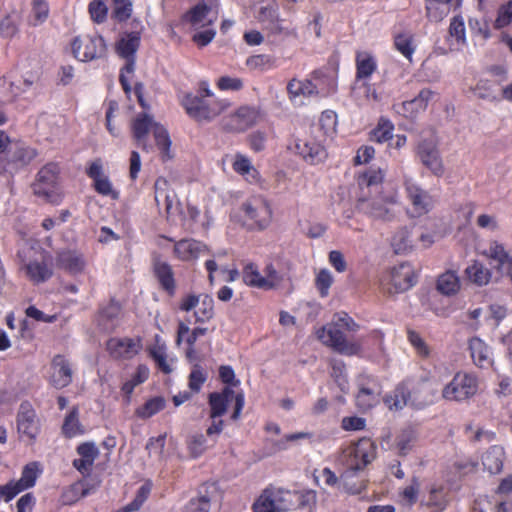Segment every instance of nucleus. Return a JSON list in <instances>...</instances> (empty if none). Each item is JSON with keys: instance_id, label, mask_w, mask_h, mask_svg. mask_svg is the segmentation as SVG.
Wrapping results in <instances>:
<instances>
[{"instance_id": "nucleus-48", "label": "nucleus", "mask_w": 512, "mask_h": 512, "mask_svg": "<svg viewBox=\"0 0 512 512\" xmlns=\"http://www.w3.org/2000/svg\"><path fill=\"white\" fill-rule=\"evenodd\" d=\"M474 94L477 98L482 100H487L490 102L499 101L498 96L496 95L493 84L490 80L481 79L477 82L476 86L473 88Z\"/></svg>"}, {"instance_id": "nucleus-46", "label": "nucleus", "mask_w": 512, "mask_h": 512, "mask_svg": "<svg viewBox=\"0 0 512 512\" xmlns=\"http://www.w3.org/2000/svg\"><path fill=\"white\" fill-rule=\"evenodd\" d=\"M62 431L66 437L72 438L78 434L83 433L79 419L78 411L74 408L65 418Z\"/></svg>"}, {"instance_id": "nucleus-61", "label": "nucleus", "mask_w": 512, "mask_h": 512, "mask_svg": "<svg viewBox=\"0 0 512 512\" xmlns=\"http://www.w3.org/2000/svg\"><path fill=\"white\" fill-rule=\"evenodd\" d=\"M407 335L410 344L414 347L417 354L427 358L430 355V349L420 334L414 330H408Z\"/></svg>"}, {"instance_id": "nucleus-9", "label": "nucleus", "mask_w": 512, "mask_h": 512, "mask_svg": "<svg viewBox=\"0 0 512 512\" xmlns=\"http://www.w3.org/2000/svg\"><path fill=\"white\" fill-rule=\"evenodd\" d=\"M415 153L421 164L432 175L436 177L444 175L445 166L436 140L432 138L420 140L416 146Z\"/></svg>"}, {"instance_id": "nucleus-63", "label": "nucleus", "mask_w": 512, "mask_h": 512, "mask_svg": "<svg viewBox=\"0 0 512 512\" xmlns=\"http://www.w3.org/2000/svg\"><path fill=\"white\" fill-rule=\"evenodd\" d=\"M448 501L442 492L438 489H431L428 501L426 503L427 507L433 508V512H443L447 507Z\"/></svg>"}, {"instance_id": "nucleus-49", "label": "nucleus", "mask_w": 512, "mask_h": 512, "mask_svg": "<svg viewBox=\"0 0 512 512\" xmlns=\"http://www.w3.org/2000/svg\"><path fill=\"white\" fill-rule=\"evenodd\" d=\"M153 135L156 145L162 151L164 157L170 158L169 150L171 146V140L167 130L160 124H154Z\"/></svg>"}, {"instance_id": "nucleus-37", "label": "nucleus", "mask_w": 512, "mask_h": 512, "mask_svg": "<svg viewBox=\"0 0 512 512\" xmlns=\"http://www.w3.org/2000/svg\"><path fill=\"white\" fill-rule=\"evenodd\" d=\"M165 406V398L162 396H156L147 400L142 406L138 407L135 414L141 419H148L163 410Z\"/></svg>"}, {"instance_id": "nucleus-17", "label": "nucleus", "mask_w": 512, "mask_h": 512, "mask_svg": "<svg viewBox=\"0 0 512 512\" xmlns=\"http://www.w3.org/2000/svg\"><path fill=\"white\" fill-rule=\"evenodd\" d=\"M258 112L249 106H242L223 119V126L228 131L241 132L254 125Z\"/></svg>"}, {"instance_id": "nucleus-55", "label": "nucleus", "mask_w": 512, "mask_h": 512, "mask_svg": "<svg viewBox=\"0 0 512 512\" xmlns=\"http://www.w3.org/2000/svg\"><path fill=\"white\" fill-rule=\"evenodd\" d=\"M161 184L166 185V181L158 179L155 182V202L158 206H160L161 200L163 199V202L165 205V210H166L167 214H170L172 205H173V201L175 199V195L173 193L172 194L167 193L164 189H162L160 187Z\"/></svg>"}, {"instance_id": "nucleus-60", "label": "nucleus", "mask_w": 512, "mask_h": 512, "mask_svg": "<svg viewBox=\"0 0 512 512\" xmlns=\"http://www.w3.org/2000/svg\"><path fill=\"white\" fill-rule=\"evenodd\" d=\"M449 35L454 37L459 44H466L464 20L460 16L452 18L449 26Z\"/></svg>"}, {"instance_id": "nucleus-41", "label": "nucleus", "mask_w": 512, "mask_h": 512, "mask_svg": "<svg viewBox=\"0 0 512 512\" xmlns=\"http://www.w3.org/2000/svg\"><path fill=\"white\" fill-rule=\"evenodd\" d=\"M216 441L206 437L204 434H195L190 438L188 447L194 458L201 456L207 449L213 447Z\"/></svg>"}, {"instance_id": "nucleus-52", "label": "nucleus", "mask_w": 512, "mask_h": 512, "mask_svg": "<svg viewBox=\"0 0 512 512\" xmlns=\"http://www.w3.org/2000/svg\"><path fill=\"white\" fill-rule=\"evenodd\" d=\"M337 114L332 110L322 112L319 119V127L326 136L332 135L336 131Z\"/></svg>"}, {"instance_id": "nucleus-24", "label": "nucleus", "mask_w": 512, "mask_h": 512, "mask_svg": "<svg viewBox=\"0 0 512 512\" xmlns=\"http://www.w3.org/2000/svg\"><path fill=\"white\" fill-rule=\"evenodd\" d=\"M138 349L139 345L131 338H112L107 342V350L114 358H132Z\"/></svg>"}, {"instance_id": "nucleus-10", "label": "nucleus", "mask_w": 512, "mask_h": 512, "mask_svg": "<svg viewBox=\"0 0 512 512\" xmlns=\"http://www.w3.org/2000/svg\"><path fill=\"white\" fill-rule=\"evenodd\" d=\"M404 187L414 216L421 217L428 214L434 208L435 198L413 179H406Z\"/></svg>"}, {"instance_id": "nucleus-50", "label": "nucleus", "mask_w": 512, "mask_h": 512, "mask_svg": "<svg viewBox=\"0 0 512 512\" xmlns=\"http://www.w3.org/2000/svg\"><path fill=\"white\" fill-rule=\"evenodd\" d=\"M151 489L152 485L149 482L140 486L133 501L123 507V512H133L139 510L150 495Z\"/></svg>"}, {"instance_id": "nucleus-20", "label": "nucleus", "mask_w": 512, "mask_h": 512, "mask_svg": "<svg viewBox=\"0 0 512 512\" xmlns=\"http://www.w3.org/2000/svg\"><path fill=\"white\" fill-rule=\"evenodd\" d=\"M295 150L306 162L312 165L322 162L327 156L324 146L314 140L298 139L295 142Z\"/></svg>"}, {"instance_id": "nucleus-64", "label": "nucleus", "mask_w": 512, "mask_h": 512, "mask_svg": "<svg viewBox=\"0 0 512 512\" xmlns=\"http://www.w3.org/2000/svg\"><path fill=\"white\" fill-rule=\"evenodd\" d=\"M200 218V210L193 204L187 203L186 212L183 213V225L187 230L194 232L195 225L198 223Z\"/></svg>"}, {"instance_id": "nucleus-59", "label": "nucleus", "mask_w": 512, "mask_h": 512, "mask_svg": "<svg viewBox=\"0 0 512 512\" xmlns=\"http://www.w3.org/2000/svg\"><path fill=\"white\" fill-rule=\"evenodd\" d=\"M268 29L275 35L297 37L296 27L291 23L286 25L284 20L278 18L270 21Z\"/></svg>"}, {"instance_id": "nucleus-2", "label": "nucleus", "mask_w": 512, "mask_h": 512, "mask_svg": "<svg viewBox=\"0 0 512 512\" xmlns=\"http://www.w3.org/2000/svg\"><path fill=\"white\" fill-rule=\"evenodd\" d=\"M356 209L374 220L385 223L396 221L401 210L395 196L368 197L362 193L356 202Z\"/></svg>"}, {"instance_id": "nucleus-22", "label": "nucleus", "mask_w": 512, "mask_h": 512, "mask_svg": "<svg viewBox=\"0 0 512 512\" xmlns=\"http://www.w3.org/2000/svg\"><path fill=\"white\" fill-rule=\"evenodd\" d=\"M87 175L94 181V188L99 194L104 196L111 195L114 199L118 197V193L113 190L108 176L103 173L101 160L91 163L87 170Z\"/></svg>"}, {"instance_id": "nucleus-15", "label": "nucleus", "mask_w": 512, "mask_h": 512, "mask_svg": "<svg viewBox=\"0 0 512 512\" xmlns=\"http://www.w3.org/2000/svg\"><path fill=\"white\" fill-rule=\"evenodd\" d=\"M49 383L56 389L69 386L73 379V369L70 361L63 355L53 357L50 367Z\"/></svg>"}, {"instance_id": "nucleus-35", "label": "nucleus", "mask_w": 512, "mask_h": 512, "mask_svg": "<svg viewBox=\"0 0 512 512\" xmlns=\"http://www.w3.org/2000/svg\"><path fill=\"white\" fill-rule=\"evenodd\" d=\"M377 64L375 59L368 52H358L356 55V76L357 79L370 77L376 70Z\"/></svg>"}, {"instance_id": "nucleus-21", "label": "nucleus", "mask_w": 512, "mask_h": 512, "mask_svg": "<svg viewBox=\"0 0 512 512\" xmlns=\"http://www.w3.org/2000/svg\"><path fill=\"white\" fill-rule=\"evenodd\" d=\"M208 251L207 246L194 239H182L175 242L174 255L182 261H190L197 259L199 256L204 255Z\"/></svg>"}, {"instance_id": "nucleus-14", "label": "nucleus", "mask_w": 512, "mask_h": 512, "mask_svg": "<svg viewBox=\"0 0 512 512\" xmlns=\"http://www.w3.org/2000/svg\"><path fill=\"white\" fill-rule=\"evenodd\" d=\"M388 282L391 285V287L387 288L390 294L407 291L416 283V276L412 266L408 263H401L393 267L388 274Z\"/></svg>"}, {"instance_id": "nucleus-6", "label": "nucleus", "mask_w": 512, "mask_h": 512, "mask_svg": "<svg viewBox=\"0 0 512 512\" xmlns=\"http://www.w3.org/2000/svg\"><path fill=\"white\" fill-rule=\"evenodd\" d=\"M16 423L20 440L33 444L40 433L41 424L30 402L24 401L20 404Z\"/></svg>"}, {"instance_id": "nucleus-32", "label": "nucleus", "mask_w": 512, "mask_h": 512, "mask_svg": "<svg viewBox=\"0 0 512 512\" xmlns=\"http://www.w3.org/2000/svg\"><path fill=\"white\" fill-rule=\"evenodd\" d=\"M25 269L27 276L36 284L47 281L53 275L51 266L45 260L31 261L25 266Z\"/></svg>"}, {"instance_id": "nucleus-26", "label": "nucleus", "mask_w": 512, "mask_h": 512, "mask_svg": "<svg viewBox=\"0 0 512 512\" xmlns=\"http://www.w3.org/2000/svg\"><path fill=\"white\" fill-rule=\"evenodd\" d=\"M410 397L409 381L404 380L389 395L384 397V403L390 410H401L407 405Z\"/></svg>"}, {"instance_id": "nucleus-11", "label": "nucleus", "mask_w": 512, "mask_h": 512, "mask_svg": "<svg viewBox=\"0 0 512 512\" xmlns=\"http://www.w3.org/2000/svg\"><path fill=\"white\" fill-rule=\"evenodd\" d=\"M242 210L252 223L258 229L266 228L272 219V210L268 201L261 197L255 196L242 204Z\"/></svg>"}, {"instance_id": "nucleus-53", "label": "nucleus", "mask_w": 512, "mask_h": 512, "mask_svg": "<svg viewBox=\"0 0 512 512\" xmlns=\"http://www.w3.org/2000/svg\"><path fill=\"white\" fill-rule=\"evenodd\" d=\"M200 306L195 311V317L197 322H205L213 317V306L214 301L212 297L204 295L199 302Z\"/></svg>"}, {"instance_id": "nucleus-40", "label": "nucleus", "mask_w": 512, "mask_h": 512, "mask_svg": "<svg viewBox=\"0 0 512 512\" xmlns=\"http://www.w3.org/2000/svg\"><path fill=\"white\" fill-rule=\"evenodd\" d=\"M392 245L397 253H406L413 247L411 231L408 227L400 228L392 238Z\"/></svg>"}, {"instance_id": "nucleus-62", "label": "nucleus", "mask_w": 512, "mask_h": 512, "mask_svg": "<svg viewBox=\"0 0 512 512\" xmlns=\"http://www.w3.org/2000/svg\"><path fill=\"white\" fill-rule=\"evenodd\" d=\"M88 10L92 20L96 23H103L107 18L108 8L101 0H92Z\"/></svg>"}, {"instance_id": "nucleus-19", "label": "nucleus", "mask_w": 512, "mask_h": 512, "mask_svg": "<svg viewBox=\"0 0 512 512\" xmlns=\"http://www.w3.org/2000/svg\"><path fill=\"white\" fill-rule=\"evenodd\" d=\"M316 82L312 80H304L300 81L297 79H292L288 82L287 91L290 95V98H296L298 96L304 97H312L316 95L326 96L330 93V90L325 91L320 87V83L322 80L320 78L314 77Z\"/></svg>"}, {"instance_id": "nucleus-34", "label": "nucleus", "mask_w": 512, "mask_h": 512, "mask_svg": "<svg viewBox=\"0 0 512 512\" xmlns=\"http://www.w3.org/2000/svg\"><path fill=\"white\" fill-rule=\"evenodd\" d=\"M121 305L118 301L111 299L100 313V323L105 330H112L115 327V321L121 314Z\"/></svg>"}, {"instance_id": "nucleus-56", "label": "nucleus", "mask_w": 512, "mask_h": 512, "mask_svg": "<svg viewBox=\"0 0 512 512\" xmlns=\"http://www.w3.org/2000/svg\"><path fill=\"white\" fill-rule=\"evenodd\" d=\"M393 126L389 121H381L378 126L372 130L370 139L372 141L383 143L392 138Z\"/></svg>"}, {"instance_id": "nucleus-29", "label": "nucleus", "mask_w": 512, "mask_h": 512, "mask_svg": "<svg viewBox=\"0 0 512 512\" xmlns=\"http://www.w3.org/2000/svg\"><path fill=\"white\" fill-rule=\"evenodd\" d=\"M57 263L61 268L73 274L81 272L85 266L82 255L70 250L59 252L57 255Z\"/></svg>"}, {"instance_id": "nucleus-39", "label": "nucleus", "mask_w": 512, "mask_h": 512, "mask_svg": "<svg viewBox=\"0 0 512 512\" xmlns=\"http://www.w3.org/2000/svg\"><path fill=\"white\" fill-rule=\"evenodd\" d=\"M465 273L468 279L477 284L478 286H483L488 284L491 278V274L487 268H485L481 263L475 261L473 264L468 266L465 269Z\"/></svg>"}, {"instance_id": "nucleus-47", "label": "nucleus", "mask_w": 512, "mask_h": 512, "mask_svg": "<svg viewBox=\"0 0 512 512\" xmlns=\"http://www.w3.org/2000/svg\"><path fill=\"white\" fill-rule=\"evenodd\" d=\"M395 48L407 59L411 60L412 55L415 51L413 45V35L409 33H402L395 36L394 39Z\"/></svg>"}, {"instance_id": "nucleus-36", "label": "nucleus", "mask_w": 512, "mask_h": 512, "mask_svg": "<svg viewBox=\"0 0 512 512\" xmlns=\"http://www.w3.org/2000/svg\"><path fill=\"white\" fill-rule=\"evenodd\" d=\"M437 289L444 295H453L460 289L459 277L453 271L441 274L437 281Z\"/></svg>"}, {"instance_id": "nucleus-30", "label": "nucleus", "mask_w": 512, "mask_h": 512, "mask_svg": "<svg viewBox=\"0 0 512 512\" xmlns=\"http://www.w3.org/2000/svg\"><path fill=\"white\" fill-rule=\"evenodd\" d=\"M504 450L500 446L490 447L482 456L484 468L491 474L501 472L503 468Z\"/></svg>"}, {"instance_id": "nucleus-44", "label": "nucleus", "mask_w": 512, "mask_h": 512, "mask_svg": "<svg viewBox=\"0 0 512 512\" xmlns=\"http://www.w3.org/2000/svg\"><path fill=\"white\" fill-rule=\"evenodd\" d=\"M384 179V172L378 168H370L358 178V185L361 189L378 186Z\"/></svg>"}, {"instance_id": "nucleus-31", "label": "nucleus", "mask_w": 512, "mask_h": 512, "mask_svg": "<svg viewBox=\"0 0 512 512\" xmlns=\"http://www.w3.org/2000/svg\"><path fill=\"white\" fill-rule=\"evenodd\" d=\"M469 349L471 357L477 366L483 368L491 364L490 350L480 338H472L469 341Z\"/></svg>"}, {"instance_id": "nucleus-42", "label": "nucleus", "mask_w": 512, "mask_h": 512, "mask_svg": "<svg viewBox=\"0 0 512 512\" xmlns=\"http://www.w3.org/2000/svg\"><path fill=\"white\" fill-rule=\"evenodd\" d=\"M38 477V465L35 462L24 466L19 480H15L21 491L29 489L35 485Z\"/></svg>"}, {"instance_id": "nucleus-51", "label": "nucleus", "mask_w": 512, "mask_h": 512, "mask_svg": "<svg viewBox=\"0 0 512 512\" xmlns=\"http://www.w3.org/2000/svg\"><path fill=\"white\" fill-rule=\"evenodd\" d=\"M210 418L216 419L223 416L227 411L228 402L218 392L209 394Z\"/></svg>"}, {"instance_id": "nucleus-3", "label": "nucleus", "mask_w": 512, "mask_h": 512, "mask_svg": "<svg viewBox=\"0 0 512 512\" xmlns=\"http://www.w3.org/2000/svg\"><path fill=\"white\" fill-rule=\"evenodd\" d=\"M182 105L186 113L197 122H211L230 107L227 100L207 99L192 94L183 98Z\"/></svg>"}, {"instance_id": "nucleus-7", "label": "nucleus", "mask_w": 512, "mask_h": 512, "mask_svg": "<svg viewBox=\"0 0 512 512\" xmlns=\"http://www.w3.org/2000/svg\"><path fill=\"white\" fill-rule=\"evenodd\" d=\"M293 494L282 489L267 488L253 505L254 512H286L292 507Z\"/></svg>"}, {"instance_id": "nucleus-45", "label": "nucleus", "mask_w": 512, "mask_h": 512, "mask_svg": "<svg viewBox=\"0 0 512 512\" xmlns=\"http://www.w3.org/2000/svg\"><path fill=\"white\" fill-rule=\"evenodd\" d=\"M133 11V4L131 0H113L112 5V18L118 22L128 20Z\"/></svg>"}, {"instance_id": "nucleus-27", "label": "nucleus", "mask_w": 512, "mask_h": 512, "mask_svg": "<svg viewBox=\"0 0 512 512\" xmlns=\"http://www.w3.org/2000/svg\"><path fill=\"white\" fill-rule=\"evenodd\" d=\"M154 124L157 123L154 122L152 117L146 113L138 115L133 122L132 129L134 138L137 141V145L143 150L148 151L146 136L150 130L153 131Z\"/></svg>"}, {"instance_id": "nucleus-12", "label": "nucleus", "mask_w": 512, "mask_h": 512, "mask_svg": "<svg viewBox=\"0 0 512 512\" xmlns=\"http://www.w3.org/2000/svg\"><path fill=\"white\" fill-rule=\"evenodd\" d=\"M139 32H125L116 43L117 54L126 60L123 72L133 74L135 70L136 52L140 46Z\"/></svg>"}, {"instance_id": "nucleus-25", "label": "nucleus", "mask_w": 512, "mask_h": 512, "mask_svg": "<svg viewBox=\"0 0 512 512\" xmlns=\"http://www.w3.org/2000/svg\"><path fill=\"white\" fill-rule=\"evenodd\" d=\"M36 157V151L33 148L23 145H15L13 150H10V157L8 159L6 170L12 172L19 168L28 165Z\"/></svg>"}, {"instance_id": "nucleus-28", "label": "nucleus", "mask_w": 512, "mask_h": 512, "mask_svg": "<svg viewBox=\"0 0 512 512\" xmlns=\"http://www.w3.org/2000/svg\"><path fill=\"white\" fill-rule=\"evenodd\" d=\"M210 12L211 7L202 2L190 9L186 15V20L195 29H199L207 25H212L216 20V17L208 18Z\"/></svg>"}, {"instance_id": "nucleus-54", "label": "nucleus", "mask_w": 512, "mask_h": 512, "mask_svg": "<svg viewBox=\"0 0 512 512\" xmlns=\"http://www.w3.org/2000/svg\"><path fill=\"white\" fill-rule=\"evenodd\" d=\"M416 441V434L412 429L403 430L397 437L396 445L399 453L406 455Z\"/></svg>"}, {"instance_id": "nucleus-33", "label": "nucleus", "mask_w": 512, "mask_h": 512, "mask_svg": "<svg viewBox=\"0 0 512 512\" xmlns=\"http://www.w3.org/2000/svg\"><path fill=\"white\" fill-rule=\"evenodd\" d=\"M433 91L428 88L422 89L419 94L412 100L402 103L401 108L410 115L426 109L429 101L433 96Z\"/></svg>"}, {"instance_id": "nucleus-4", "label": "nucleus", "mask_w": 512, "mask_h": 512, "mask_svg": "<svg viewBox=\"0 0 512 512\" xmlns=\"http://www.w3.org/2000/svg\"><path fill=\"white\" fill-rule=\"evenodd\" d=\"M60 168L56 163H48L40 169L32 185L36 196L51 203H58L60 195L57 192Z\"/></svg>"}, {"instance_id": "nucleus-13", "label": "nucleus", "mask_w": 512, "mask_h": 512, "mask_svg": "<svg viewBox=\"0 0 512 512\" xmlns=\"http://www.w3.org/2000/svg\"><path fill=\"white\" fill-rule=\"evenodd\" d=\"M358 389L356 403L360 409L368 410L379 402L382 388L376 378L361 376L358 379Z\"/></svg>"}, {"instance_id": "nucleus-43", "label": "nucleus", "mask_w": 512, "mask_h": 512, "mask_svg": "<svg viewBox=\"0 0 512 512\" xmlns=\"http://www.w3.org/2000/svg\"><path fill=\"white\" fill-rule=\"evenodd\" d=\"M243 281L249 286L267 290L266 280L252 263L243 269Z\"/></svg>"}, {"instance_id": "nucleus-38", "label": "nucleus", "mask_w": 512, "mask_h": 512, "mask_svg": "<svg viewBox=\"0 0 512 512\" xmlns=\"http://www.w3.org/2000/svg\"><path fill=\"white\" fill-rule=\"evenodd\" d=\"M451 0H426V15L430 21L440 22L447 16Z\"/></svg>"}, {"instance_id": "nucleus-5", "label": "nucleus", "mask_w": 512, "mask_h": 512, "mask_svg": "<svg viewBox=\"0 0 512 512\" xmlns=\"http://www.w3.org/2000/svg\"><path fill=\"white\" fill-rule=\"evenodd\" d=\"M478 391L476 376L458 372L442 390V397L449 401H464L473 397Z\"/></svg>"}, {"instance_id": "nucleus-18", "label": "nucleus", "mask_w": 512, "mask_h": 512, "mask_svg": "<svg viewBox=\"0 0 512 512\" xmlns=\"http://www.w3.org/2000/svg\"><path fill=\"white\" fill-rule=\"evenodd\" d=\"M152 269L160 287L169 295L174 296L176 292V280L172 266L161 259L159 254L153 255Z\"/></svg>"}, {"instance_id": "nucleus-23", "label": "nucleus", "mask_w": 512, "mask_h": 512, "mask_svg": "<svg viewBox=\"0 0 512 512\" xmlns=\"http://www.w3.org/2000/svg\"><path fill=\"white\" fill-rule=\"evenodd\" d=\"M94 490V485H90L85 481H77L63 488L59 502L62 505H73L81 498L91 494Z\"/></svg>"}, {"instance_id": "nucleus-16", "label": "nucleus", "mask_w": 512, "mask_h": 512, "mask_svg": "<svg viewBox=\"0 0 512 512\" xmlns=\"http://www.w3.org/2000/svg\"><path fill=\"white\" fill-rule=\"evenodd\" d=\"M375 444L368 438L360 439L353 448L350 455L354 460L350 464V470L346 472V476L350 473L362 470L367 464L371 463L375 458Z\"/></svg>"}, {"instance_id": "nucleus-58", "label": "nucleus", "mask_w": 512, "mask_h": 512, "mask_svg": "<svg viewBox=\"0 0 512 512\" xmlns=\"http://www.w3.org/2000/svg\"><path fill=\"white\" fill-rule=\"evenodd\" d=\"M233 169L235 172L243 175V176H252L255 177L257 171L251 164V161L242 154H236L235 160L233 162Z\"/></svg>"}, {"instance_id": "nucleus-8", "label": "nucleus", "mask_w": 512, "mask_h": 512, "mask_svg": "<svg viewBox=\"0 0 512 512\" xmlns=\"http://www.w3.org/2000/svg\"><path fill=\"white\" fill-rule=\"evenodd\" d=\"M74 56L81 61H92L106 55L107 46L98 34L76 37L72 42Z\"/></svg>"}, {"instance_id": "nucleus-57", "label": "nucleus", "mask_w": 512, "mask_h": 512, "mask_svg": "<svg viewBox=\"0 0 512 512\" xmlns=\"http://www.w3.org/2000/svg\"><path fill=\"white\" fill-rule=\"evenodd\" d=\"M207 377V373L202 366L194 364L189 375V388L196 393L199 392Z\"/></svg>"}, {"instance_id": "nucleus-1", "label": "nucleus", "mask_w": 512, "mask_h": 512, "mask_svg": "<svg viewBox=\"0 0 512 512\" xmlns=\"http://www.w3.org/2000/svg\"><path fill=\"white\" fill-rule=\"evenodd\" d=\"M359 326L347 314L338 315L332 322L321 327L317 330V338L325 345L332 348L334 351L352 356L360 352L361 346L359 343L348 339L345 336V331L356 332Z\"/></svg>"}]
</instances>
